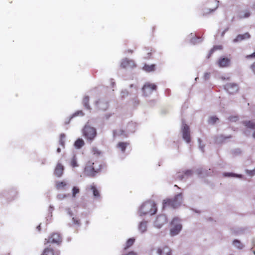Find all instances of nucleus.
Returning a JSON list of instances; mask_svg holds the SVG:
<instances>
[{
	"label": "nucleus",
	"mask_w": 255,
	"mask_h": 255,
	"mask_svg": "<svg viewBox=\"0 0 255 255\" xmlns=\"http://www.w3.org/2000/svg\"><path fill=\"white\" fill-rule=\"evenodd\" d=\"M102 168V165L100 162L90 160L86 162L84 171L87 176L94 177L100 172Z\"/></svg>",
	"instance_id": "1"
},
{
	"label": "nucleus",
	"mask_w": 255,
	"mask_h": 255,
	"mask_svg": "<svg viewBox=\"0 0 255 255\" xmlns=\"http://www.w3.org/2000/svg\"><path fill=\"white\" fill-rule=\"evenodd\" d=\"M157 211L156 205L154 202L148 201L144 202L140 207L139 212L140 216L155 214Z\"/></svg>",
	"instance_id": "2"
},
{
	"label": "nucleus",
	"mask_w": 255,
	"mask_h": 255,
	"mask_svg": "<svg viewBox=\"0 0 255 255\" xmlns=\"http://www.w3.org/2000/svg\"><path fill=\"white\" fill-rule=\"evenodd\" d=\"M182 195L179 193L173 198L166 199L163 201V208L171 207L176 208L180 206L182 201Z\"/></svg>",
	"instance_id": "3"
},
{
	"label": "nucleus",
	"mask_w": 255,
	"mask_h": 255,
	"mask_svg": "<svg viewBox=\"0 0 255 255\" xmlns=\"http://www.w3.org/2000/svg\"><path fill=\"white\" fill-rule=\"evenodd\" d=\"M83 135L89 141H92L97 135L95 128L88 125H86L83 129Z\"/></svg>",
	"instance_id": "4"
},
{
	"label": "nucleus",
	"mask_w": 255,
	"mask_h": 255,
	"mask_svg": "<svg viewBox=\"0 0 255 255\" xmlns=\"http://www.w3.org/2000/svg\"><path fill=\"white\" fill-rule=\"evenodd\" d=\"M150 255H172V251L167 246H162L157 249H152Z\"/></svg>",
	"instance_id": "5"
},
{
	"label": "nucleus",
	"mask_w": 255,
	"mask_h": 255,
	"mask_svg": "<svg viewBox=\"0 0 255 255\" xmlns=\"http://www.w3.org/2000/svg\"><path fill=\"white\" fill-rule=\"evenodd\" d=\"M171 225L173 226L170 229V235L174 236L177 235L182 229V225L179 223V220L178 218L173 219Z\"/></svg>",
	"instance_id": "6"
},
{
	"label": "nucleus",
	"mask_w": 255,
	"mask_h": 255,
	"mask_svg": "<svg viewBox=\"0 0 255 255\" xmlns=\"http://www.w3.org/2000/svg\"><path fill=\"white\" fill-rule=\"evenodd\" d=\"M62 242V238L58 233H53L48 239H45V244L55 243L59 245Z\"/></svg>",
	"instance_id": "7"
},
{
	"label": "nucleus",
	"mask_w": 255,
	"mask_h": 255,
	"mask_svg": "<svg viewBox=\"0 0 255 255\" xmlns=\"http://www.w3.org/2000/svg\"><path fill=\"white\" fill-rule=\"evenodd\" d=\"M217 64L221 68L228 67L231 65V59L230 58L221 56L217 61Z\"/></svg>",
	"instance_id": "8"
},
{
	"label": "nucleus",
	"mask_w": 255,
	"mask_h": 255,
	"mask_svg": "<svg viewBox=\"0 0 255 255\" xmlns=\"http://www.w3.org/2000/svg\"><path fill=\"white\" fill-rule=\"evenodd\" d=\"M156 90V85L149 83H146L142 87L143 93L145 96H148L151 94L153 91H155Z\"/></svg>",
	"instance_id": "9"
},
{
	"label": "nucleus",
	"mask_w": 255,
	"mask_h": 255,
	"mask_svg": "<svg viewBox=\"0 0 255 255\" xmlns=\"http://www.w3.org/2000/svg\"><path fill=\"white\" fill-rule=\"evenodd\" d=\"M120 66L123 68H132L136 67V64L134 60L125 58L122 60Z\"/></svg>",
	"instance_id": "10"
},
{
	"label": "nucleus",
	"mask_w": 255,
	"mask_h": 255,
	"mask_svg": "<svg viewBox=\"0 0 255 255\" xmlns=\"http://www.w3.org/2000/svg\"><path fill=\"white\" fill-rule=\"evenodd\" d=\"M225 90L230 94L236 93L239 90V86L237 84L228 83L225 86Z\"/></svg>",
	"instance_id": "11"
},
{
	"label": "nucleus",
	"mask_w": 255,
	"mask_h": 255,
	"mask_svg": "<svg viewBox=\"0 0 255 255\" xmlns=\"http://www.w3.org/2000/svg\"><path fill=\"white\" fill-rule=\"evenodd\" d=\"M182 135L184 139L187 142L189 143L191 141L190 128L189 127L185 124L182 128Z\"/></svg>",
	"instance_id": "12"
},
{
	"label": "nucleus",
	"mask_w": 255,
	"mask_h": 255,
	"mask_svg": "<svg viewBox=\"0 0 255 255\" xmlns=\"http://www.w3.org/2000/svg\"><path fill=\"white\" fill-rule=\"evenodd\" d=\"M166 222V217L164 215H160L156 218L154 222V224L156 227L160 228Z\"/></svg>",
	"instance_id": "13"
},
{
	"label": "nucleus",
	"mask_w": 255,
	"mask_h": 255,
	"mask_svg": "<svg viewBox=\"0 0 255 255\" xmlns=\"http://www.w3.org/2000/svg\"><path fill=\"white\" fill-rule=\"evenodd\" d=\"M64 170V166L60 163H58L54 169V174L57 177L62 176Z\"/></svg>",
	"instance_id": "14"
},
{
	"label": "nucleus",
	"mask_w": 255,
	"mask_h": 255,
	"mask_svg": "<svg viewBox=\"0 0 255 255\" xmlns=\"http://www.w3.org/2000/svg\"><path fill=\"white\" fill-rule=\"evenodd\" d=\"M96 107L101 110L106 111L109 107V104L107 101L103 100H99L95 103Z\"/></svg>",
	"instance_id": "15"
},
{
	"label": "nucleus",
	"mask_w": 255,
	"mask_h": 255,
	"mask_svg": "<svg viewBox=\"0 0 255 255\" xmlns=\"http://www.w3.org/2000/svg\"><path fill=\"white\" fill-rule=\"evenodd\" d=\"M250 38V35L249 33L246 32L243 34H239L237 36V37L234 39V42H240L243 40L247 39Z\"/></svg>",
	"instance_id": "16"
},
{
	"label": "nucleus",
	"mask_w": 255,
	"mask_h": 255,
	"mask_svg": "<svg viewBox=\"0 0 255 255\" xmlns=\"http://www.w3.org/2000/svg\"><path fill=\"white\" fill-rule=\"evenodd\" d=\"M59 251L54 252L53 249L47 248L44 250L41 255H59Z\"/></svg>",
	"instance_id": "17"
},
{
	"label": "nucleus",
	"mask_w": 255,
	"mask_h": 255,
	"mask_svg": "<svg viewBox=\"0 0 255 255\" xmlns=\"http://www.w3.org/2000/svg\"><path fill=\"white\" fill-rule=\"evenodd\" d=\"M156 65L155 64L148 65L145 64L143 67V70L146 72H150L154 71L155 70Z\"/></svg>",
	"instance_id": "18"
},
{
	"label": "nucleus",
	"mask_w": 255,
	"mask_h": 255,
	"mask_svg": "<svg viewBox=\"0 0 255 255\" xmlns=\"http://www.w3.org/2000/svg\"><path fill=\"white\" fill-rule=\"evenodd\" d=\"M147 223V222L146 221H142L140 223L138 226V230L141 233H143L146 231Z\"/></svg>",
	"instance_id": "19"
},
{
	"label": "nucleus",
	"mask_w": 255,
	"mask_h": 255,
	"mask_svg": "<svg viewBox=\"0 0 255 255\" xmlns=\"http://www.w3.org/2000/svg\"><path fill=\"white\" fill-rule=\"evenodd\" d=\"M129 145L128 142H120L117 144V147L120 148L122 152H124L127 147Z\"/></svg>",
	"instance_id": "20"
},
{
	"label": "nucleus",
	"mask_w": 255,
	"mask_h": 255,
	"mask_svg": "<svg viewBox=\"0 0 255 255\" xmlns=\"http://www.w3.org/2000/svg\"><path fill=\"white\" fill-rule=\"evenodd\" d=\"M89 97L88 96H85L84 97L82 101L83 104L84 106L88 110H90L91 108L89 105Z\"/></svg>",
	"instance_id": "21"
},
{
	"label": "nucleus",
	"mask_w": 255,
	"mask_h": 255,
	"mask_svg": "<svg viewBox=\"0 0 255 255\" xmlns=\"http://www.w3.org/2000/svg\"><path fill=\"white\" fill-rule=\"evenodd\" d=\"M67 183L64 181H57L55 184L56 188L58 190L64 189Z\"/></svg>",
	"instance_id": "22"
},
{
	"label": "nucleus",
	"mask_w": 255,
	"mask_h": 255,
	"mask_svg": "<svg viewBox=\"0 0 255 255\" xmlns=\"http://www.w3.org/2000/svg\"><path fill=\"white\" fill-rule=\"evenodd\" d=\"M243 124L248 128L255 129V123L252 121H245Z\"/></svg>",
	"instance_id": "23"
},
{
	"label": "nucleus",
	"mask_w": 255,
	"mask_h": 255,
	"mask_svg": "<svg viewBox=\"0 0 255 255\" xmlns=\"http://www.w3.org/2000/svg\"><path fill=\"white\" fill-rule=\"evenodd\" d=\"M135 242V239L134 238H130L126 242L125 247H124V250H127L129 248L131 247Z\"/></svg>",
	"instance_id": "24"
},
{
	"label": "nucleus",
	"mask_w": 255,
	"mask_h": 255,
	"mask_svg": "<svg viewBox=\"0 0 255 255\" xmlns=\"http://www.w3.org/2000/svg\"><path fill=\"white\" fill-rule=\"evenodd\" d=\"M84 141L81 138H79L76 140L74 143V145L76 148L79 149L84 145Z\"/></svg>",
	"instance_id": "25"
},
{
	"label": "nucleus",
	"mask_w": 255,
	"mask_h": 255,
	"mask_svg": "<svg viewBox=\"0 0 255 255\" xmlns=\"http://www.w3.org/2000/svg\"><path fill=\"white\" fill-rule=\"evenodd\" d=\"M91 190L93 192V194L95 197L99 198L100 196V194L98 190L96 188V186L93 184L90 187Z\"/></svg>",
	"instance_id": "26"
},
{
	"label": "nucleus",
	"mask_w": 255,
	"mask_h": 255,
	"mask_svg": "<svg viewBox=\"0 0 255 255\" xmlns=\"http://www.w3.org/2000/svg\"><path fill=\"white\" fill-rule=\"evenodd\" d=\"M222 49L223 46L221 45L214 46L210 50L209 52L208 58H209L215 51L218 50H222Z\"/></svg>",
	"instance_id": "27"
},
{
	"label": "nucleus",
	"mask_w": 255,
	"mask_h": 255,
	"mask_svg": "<svg viewBox=\"0 0 255 255\" xmlns=\"http://www.w3.org/2000/svg\"><path fill=\"white\" fill-rule=\"evenodd\" d=\"M70 165L73 168L79 166V165L77 163V158H76L75 155H74L71 159V160L70 161Z\"/></svg>",
	"instance_id": "28"
},
{
	"label": "nucleus",
	"mask_w": 255,
	"mask_h": 255,
	"mask_svg": "<svg viewBox=\"0 0 255 255\" xmlns=\"http://www.w3.org/2000/svg\"><path fill=\"white\" fill-rule=\"evenodd\" d=\"M233 245L238 249H242L244 248V245L238 240H235L233 243Z\"/></svg>",
	"instance_id": "29"
},
{
	"label": "nucleus",
	"mask_w": 255,
	"mask_h": 255,
	"mask_svg": "<svg viewBox=\"0 0 255 255\" xmlns=\"http://www.w3.org/2000/svg\"><path fill=\"white\" fill-rule=\"evenodd\" d=\"M65 134L64 133H61L60 135V139H59V144L62 146L64 147L65 145Z\"/></svg>",
	"instance_id": "30"
},
{
	"label": "nucleus",
	"mask_w": 255,
	"mask_h": 255,
	"mask_svg": "<svg viewBox=\"0 0 255 255\" xmlns=\"http://www.w3.org/2000/svg\"><path fill=\"white\" fill-rule=\"evenodd\" d=\"M224 177H241V175H238L233 173L225 172L223 173Z\"/></svg>",
	"instance_id": "31"
},
{
	"label": "nucleus",
	"mask_w": 255,
	"mask_h": 255,
	"mask_svg": "<svg viewBox=\"0 0 255 255\" xmlns=\"http://www.w3.org/2000/svg\"><path fill=\"white\" fill-rule=\"evenodd\" d=\"M251 15L250 12L249 10H246L243 12V14L239 15V18L241 19L249 17Z\"/></svg>",
	"instance_id": "32"
},
{
	"label": "nucleus",
	"mask_w": 255,
	"mask_h": 255,
	"mask_svg": "<svg viewBox=\"0 0 255 255\" xmlns=\"http://www.w3.org/2000/svg\"><path fill=\"white\" fill-rule=\"evenodd\" d=\"M124 134L125 136H127V135L125 133V131L123 130H116L114 132V136H120L121 135Z\"/></svg>",
	"instance_id": "33"
},
{
	"label": "nucleus",
	"mask_w": 255,
	"mask_h": 255,
	"mask_svg": "<svg viewBox=\"0 0 255 255\" xmlns=\"http://www.w3.org/2000/svg\"><path fill=\"white\" fill-rule=\"evenodd\" d=\"M92 153L96 155H99L101 154V151L96 147H93L91 149Z\"/></svg>",
	"instance_id": "34"
},
{
	"label": "nucleus",
	"mask_w": 255,
	"mask_h": 255,
	"mask_svg": "<svg viewBox=\"0 0 255 255\" xmlns=\"http://www.w3.org/2000/svg\"><path fill=\"white\" fill-rule=\"evenodd\" d=\"M218 120H219V119L218 118H217L216 117L212 116L209 118L208 121L210 124H214Z\"/></svg>",
	"instance_id": "35"
},
{
	"label": "nucleus",
	"mask_w": 255,
	"mask_h": 255,
	"mask_svg": "<svg viewBox=\"0 0 255 255\" xmlns=\"http://www.w3.org/2000/svg\"><path fill=\"white\" fill-rule=\"evenodd\" d=\"M79 193V189L77 187H74L72 189V196L75 197L76 195Z\"/></svg>",
	"instance_id": "36"
},
{
	"label": "nucleus",
	"mask_w": 255,
	"mask_h": 255,
	"mask_svg": "<svg viewBox=\"0 0 255 255\" xmlns=\"http://www.w3.org/2000/svg\"><path fill=\"white\" fill-rule=\"evenodd\" d=\"M153 52H154V51H153V50L151 49L150 50H149V49H147L146 53H147V55L145 58L146 59H150L151 58L152 53Z\"/></svg>",
	"instance_id": "37"
},
{
	"label": "nucleus",
	"mask_w": 255,
	"mask_h": 255,
	"mask_svg": "<svg viewBox=\"0 0 255 255\" xmlns=\"http://www.w3.org/2000/svg\"><path fill=\"white\" fill-rule=\"evenodd\" d=\"M238 120L237 116H231L229 118V120L231 122H236Z\"/></svg>",
	"instance_id": "38"
},
{
	"label": "nucleus",
	"mask_w": 255,
	"mask_h": 255,
	"mask_svg": "<svg viewBox=\"0 0 255 255\" xmlns=\"http://www.w3.org/2000/svg\"><path fill=\"white\" fill-rule=\"evenodd\" d=\"M72 220L75 224H76L78 225H80V220L77 218L73 217L72 218Z\"/></svg>",
	"instance_id": "39"
},
{
	"label": "nucleus",
	"mask_w": 255,
	"mask_h": 255,
	"mask_svg": "<svg viewBox=\"0 0 255 255\" xmlns=\"http://www.w3.org/2000/svg\"><path fill=\"white\" fill-rule=\"evenodd\" d=\"M246 58H248V59H249V58H255V51L253 53H252L251 54L247 55L246 56Z\"/></svg>",
	"instance_id": "40"
},
{
	"label": "nucleus",
	"mask_w": 255,
	"mask_h": 255,
	"mask_svg": "<svg viewBox=\"0 0 255 255\" xmlns=\"http://www.w3.org/2000/svg\"><path fill=\"white\" fill-rule=\"evenodd\" d=\"M247 173L250 176H253L255 175V170L248 171Z\"/></svg>",
	"instance_id": "41"
},
{
	"label": "nucleus",
	"mask_w": 255,
	"mask_h": 255,
	"mask_svg": "<svg viewBox=\"0 0 255 255\" xmlns=\"http://www.w3.org/2000/svg\"><path fill=\"white\" fill-rule=\"evenodd\" d=\"M251 69L255 73V62L251 65Z\"/></svg>",
	"instance_id": "42"
},
{
	"label": "nucleus",
	"mask_w": 255,
	"mask_h": 255,
	"mask_svg": "<svg viewBox=\"0 0 255 255\" xmlns=\"http://www.w3.org/2000/svg\"><path fill=\"white\" fill-rule=\"evenodd\" d=\"M80 115L81 116H83L84 115V114L83 113V112L82 111H78L76 113H75L74 114V116H77V115Z\"/></svg>",
	"instance_id": "43"
},
{
	"label": "nucleus",
	"mask_w": 255,
	"mask_h": 255,
	"mask_svg": "<svg viewBox=\"0 0 255 255\" xmlns=\"http://www.w3.org/2000/svg\"><path fill=\"white\" fill-rule=\"evenodd\" d=\"M133 50L130 49H128L125 51V53L132 54V53H133Z\"/></svg>",
	"instance_id": "44"
},
{
	"label": "nucleus",
	"mask_w": 255,
	"mask_h": 255,
	"mask_svg": "<svg viewBox=\"0 0 255 255\" xmlns=\"http://www.w3.org/2000/svg\"><path fill=\"white\" fill-rule=\"evenodd\" d=\"M184 174L185 175L189 176L192 174V171L191 170H187L185 172Z\"/></svg>",
	"instance_id": "45"
},
{
	"label": "nucleus",
	"mask_w": 255,
	"mask_h": 255,
	"mask_svg": "<svg viewBox=\"0 0 255 255\" xmlns=\"http://www.w3.org/2000/svg\"><path fill=\"white\" fill-rule=\"evenodd\" d=\"M213 11H214V9H209L208 10V11L204 12L203 15H205V14H208L209 13H211V12H213Z\"/></svg>",
	"instance_id": "46"
},
{
	"label": "nucleus",
	"mask_w": 255,
	"mask_h": 255,
	"mask_svg": "<svg viewBox=\"0 0 255 255\" xmlns=\"http://www.w3.org/2000/svg\"><path fill=\"white\" fill-rule=\"evenodd\" d=\"M231 137H232V136L231 135L228 136H227V137H223V135L221 136V138H222V139H225L226 138H231Z\"/></svg>",
	"instance_id": "47"
},
{
	"label": "nucleus",
	"mask_w": 255,
	"mask_h": 255,
	"mask_svg": "<svg viewBox=\"0 0 255 255\" xmlns=\"http://www.w3.org/2000/svg\"><path fill=\"white\" fill-rule=\"evenodd\" d=\"M57 152L58 153H60V152H61V149H60V148H58L57 149Z\"/></svg>",
	"instance_id": "48"
},
{
	"label": "nucleus",
	"mask_w": 255,
	"mask_h": 255,
	"mask_svg": "<svg viewBox=\"0 0 255 255\" xmlns=\"http://www.w3.org/2000/svg\"><path fill=\"white\" fill-rule=\"evenodd\" d=\"M37 229H38V230L39 231H40V230H41L40 225L38 226L37 227Z\"/></svg>",
	"instance_id": "49"
},
{
	"label": "nucleus",
	"mask_w": 255,
	"mask_h": 255,
	"mask_svg": "<svg viewBox=\"0 0 255 255\" xmlns=\"http://www.w3.org/2000/svg\"><path fill=\"white\" fill-rule=\"evenodd\" d=\"M110 116H111V115H106V119H109V118Z\"/></svg>",
	"instance_id": "50"
},
{
	"label": "nucleus",
	"mask_w": 255,
	"mask_h": 255,
	"mask_svg": "<svg viewBox=\"0 0 255 255\" xmlns=\"http://www.w3.org/2000/svg\"><path fill=\"white\" fill-rule=\"evenodd\" d=\"M135 103L137 105L139 103V100L135 101Z\"/></svg>",
	"instance_id": "51"
},
{
	"label": "nucleus",
	"mask_w": 255,
	"mask_h": 255,
	"mask_svg": "<svg viewBox=\"0 0 255 255\" xmlns=\"http://www.w3.org/2000/svg\"><path fill=\"white\" fill-rule=\"evenodd\" d=\"M253 8H254L255 10V2H254V3L253 5Z\"/></svg>",
	"instance_id": "52"
},
{
	"label": "nucleus",
	"mask_w": 255,
	"mask_h": 255,
	"mask_svg": "<svg viewBox=\"0 0 255 255\" xmlns=\"http://www.w3.org/2000/svg\"><path fill=\"white\" fill-rule=\"evenodd\" d=\"M253 137L255 138V132L253 133Z\"/></svg>",
	"instance_id": "53"
},
{
	"label": "nucleus",
	"mask_w": 255,
	"mask_h": 255,
	"mask_svg": "<svg viewBox=\"0 0 255 255\" xmlns=\"http://www.w3.org/2000/svg\"><path fill=\"white\" fill-rule=\"evenodd\" d=\"M134 49H135L136 48V46L135 45L133 47Z\"/></svg>",
	"instance_id": "54"
},
{
	"label": "nucleus",
	"mask_w": 255,
	"mask_h": 255,
	"mask_svg": "<svg viewBox=\"0 0 255 255\" xmlns=\"http://www.w3.org/2000/svg\"><path fill=\"white\" fill-rule=\"evenodd\" d=\"M224 32H223V33H222V36H223V35H224Z\"/></svg>",
	"instance_id": "55"
},
{
	"label": "nucleus",
	"mask_w": 255,
	"mask_h": 255,
	"mask_svg": "<svg viewBox=\"0 0 255 255\" xmlns=\"http://www.w3.org/2000/svg\"><path fill=\"white\" fill-rule=\"evenodd\" d=\"M254 254L255 255V251L254 252Z\"/></svg>",
	"instance_id": "56"
}]
</instances>
